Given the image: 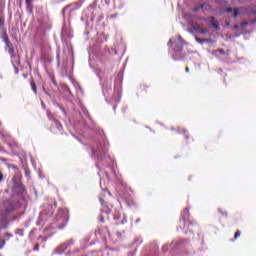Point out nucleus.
<instances>
[{
    "label": "nucleus",
    "mask_w": 256,
    "mask_h": 256,
    "mask_svg": "<svg viewBox=\"0 0 256 256\" xmlns=\"http://www.w3.org/2000/svg\"><path fill=\"white\" fill-rule=\"evenodd\" d=\"M173 43L174 47L172 57L174 61H179V59H183L185 57V51H183L185 48V44H183V38H181V36L171 38L168 42V46L173 45Z\"/></svg>",
    "instance_id": "nucleus-1"
},
{
    "label": "nucleus",
    "mask_w": 256,
    "mask_h": 256,
    "mask_svg": "<svg viewBox=\"0 0 256 256\" xmlns=\"http://www.w3.org/2000/svg\"><path fill=\"white\" fill-rule=\"evenodd\" d=\"M67 221H69V212L65 209H60L50 227L51 229H63L67 225Z\"/></svg>",
    "instance_id": "nucleus-2"
},
{
    "label": "nucleus",
    "mask_w": 256,
    "mask_h": 256,
    "mask_svg": "<svg viewBox=\"0 0 256 256\" xmlns=\"http://www.w3.org/2000/svg\"><path fill=\"white\" fill-rule=\"evenodd\" d=\"M181 25L184 31H187V33H193V14L185 13Z\"/></svg>",
    "instance_id": "nucleus-3"
},
{
    "label": "nucleus",
    "mask_w": 256,
    "mask_h": 256,
    "mask_svg": "<svg viewBox=\"0 0 256 256\" xmlns=\"http://www.w3.org/2000/svg\"><path fill=\"white\" fill-rule=\"evenodd\" d=\"M181 219L183 221L184 231L187 233L189 226L191 225V221L189 220V210L187 208L182 212Z\"/></svg>",
    "instance_id": "nucleus-4"
},
{
    "label": "nucleus",
    "mask_w": 256,
    "mask_h": 256,
    "mask_svg": "<svg viewBox=\"0 0 256 256\" xmlns=\"http://www.w3.org/2000/svg\"><path fill=\"white\" fill-rule=\"evenodd\" d=\"M51 215H53V210H51L49 213H47V210L42 211L40 213L37 225H45V221H47V217H51Z\"/></svg>",
    "instance_id": "nucleus-5"
},
{
    "label": "nucleus",
    "mask_w": 256,
    "mask_h": 256,
    "mask_svg": "<svg viewBox=\"0 0 256 256\" xmlns=\"http://www.w3.org/2000/svg\"><path fill=\"white\" fill-rule=\"evenodd\" d=\"M111 217H113L114 221H119V219L122 217V220L118 223H121L122 225L127 223V217L125 214L121 215V213L116 212L115 214H111Z\"/></svg>",
    "instance_id": "nucleus-6"
},
{
    "label": "nucleus",
    "mask_w": 256,
    "mask_h": 256,
    "mask_svg": "<svg viewBox=\"0 0 256 256\" xmlns=\"http://www.w3.org/2000/svg\"><path fill=\"white\" fill-rule=\"evenodd\" d=\"M103 202H104L103 199L100 198V203L102 205V213H105L107 215H111V208H109V206H107V205H104Z\"/></svg>",
    "instance_id": "nucleus-7"
},
{
    "label": "nucleus",
    "mask_w": 256,
    "mask_h": 256,
    "mask_svg": "<svg viewBox=\"0 0 256 256\" xmlns=\"http://www.w3.org/2000/svg\"><path fill=\"white\" fill-rule=\"evenodd\" d=\"M175 245H181V242H179V241H174V242H172L170 245H165V246H163V251H169V248L170 249H173V247H175Z\"/></svg>",
    "instance_id": "nucleus-8"
},
{
    "label": "nucleus",
    "mask_w": 256,
    "mask_h": 256,
    "mask_svg": "<svg viewBox=\"0 0 256 256\" xmlns=\"http://www.w3.org/2000/svg\"><path fill=\"white\" fill-rule=\"evenodd\" d=\"M69 7H72V9H81V3L75 2L74 4L68 5L64 8V11H67Z\"/></svg>",
    "instance_id": "nucleus-9"
},
{
    "label": "nucleus",
    "mask_w": 256,
    "mask_h": 256,
    "mask_svg": "<svg viewBox=\"0 0 256 256\" xmlns=\"http://www.w3.org/2000/svg\"><path fill=\"white\" fill-rule=\"evenodd\" d=\"M74 241L73 240H68L66 243L62 244L60 246V249H62V251H64V249H67V247L73 245Z\"/></svg>",
    "instance_id": "nucleus-10"
},
{
    "label": "nucleus",
    "mask_w": 256,
    "mask_h": 256,
    "mask_svg": "<svg viewBox=\"0 0 256 256\" xmlns=\"http://www.w3.org/2000/svg\"><path fill=\"white\" fill-rule=\"evenodd\" d=\"M211 25L214 27V29L219 30V24H217V21H215V17H212Z\"/></svg>",
    "instance_id": "nucleus-11"
},
{
    "label": "nucleus",
    "mask_w": 256,
    "mask_h": 256,
    "mask_svg": "<svg viewBox=\"0 0 256 256\" xmlns=\"http://www.w3.org/2000/svg\"><path fill=\"white\" fill-rule=\"evenodd\" d=\"M54 125L56 129H58V131H61V129H63V125H61V123H59L57 120L54 121Z\"/></svg>",
    "instance_id": "nucleus-12"
},
{
    "label": "nucleus",
    "mask_w": 256,
    "mask_h": 256,
    "mask_svg": "<svg viewBox=\"0 0 256 256\" xmlns=\"http://www.w3.org/2000/svg\"><path fill=\"white\" fill-rule=\"evenodd\" d=\"M241 9L239 8H235L234 9V14H233V17H239V15H241Z\"/></svg>",
    "instance_id": "nucleus-13"
},
{
    "label": "nucleus",
    "mask_w": 256,
    "mask_h": 256,
    "mask_svg": "<svg viewBox=\"0 0 256 256\" xmlns=\"http://www.w3.org/2000/svg\"><path fill=\"white\" fill-rule=\"evenodd\" d=\"M4 42L6 43L7 47H10L11 42H9V37L4 36Z\"/></svg>",
    "instance_id": "nucleus-14"
},
{
    "label": "nucleus",
    "mask_w": 256,
    "mask_h": 256,
    "mask_svg": "<svg viewBox=\"0 0 256 256\" xmlns=\"http://www.w3.org/2000/svg\"><path fill=\"white\" fill-rule=\"evenodd\" d=\"M31 88L34 93H37V86L35 85V82H31Z\"/></svg>",
    "instance_id": "nucleus-15"
},
{
    "label": "nucleus",
    "mask_w": 256,
    "mask_h": 256,
    "mask_svg": "<svg viewBox=\"0 0 256 256\" xmlns=\"http://www.w3.org/2000/svg\"><path fill=\"white\" fill-rule=\"evenodd\" d=\"M238 237H241V232L237 231L234 235V239H237Z\"/></svg>",
    "instance_id": "nucleus-16"
},
{
    "label": "nucleus",
    "mask_w": 256,
    "mask_h": 256,
    "mask_svg": "<svg viewBox=\"0 0 256 256\" xmlns=\"http://www.w3.org/2000/svg\"><path fill=\"white\" fill-rule=\"evenodd\" d=\"M231 11H233V8H227L226 9V13H231Z\"/></svg>",
    "instance_id": "nucleus-17"
},
{
    "label": "nucleus",
    "mask_w": 256,
    "mask_h": 256,
    "mask_svg": "<svg viewBox=\"0 0 256 256\" xmlns=\"http://www.w3.org/2000/svg\"><path fill=\"white\" fill-rule=\"evenodd\" d=\"M241 25H242V27H245V26L249 25V23L248 22H243V23H241Z\"/></svg>",
    "instance_id": "nucleus-18"
},
{
    "label": "nucleus",
    "mask_w": 256,
    "mask_h": 256,
    "mask_svg": "<svg viewBox=\"0 0 256 256\" xmlns=\"http://www.w3.org/2000/svg\"><path fill=\"white\" fill-rule=\"evenodd\" d=\"M34 251H39V245H36V246L34 247Z\"/></svg>",
    "instance_id": "nucleus-19"
},
{
    "label": "nucleus",
    "mask_w": 256,
    "mask_h": 256,
    "mask_svg": "<svg viewBox=\"0 0 256 256\" xmlns=\"http://www.w3.org/2000/svg\"><path fill=\"white\" fill-rule=\"evenodd\" d=\"M28 10H29V11H30V13H31V11H33V7L28 6Z\"/></svg>",
    "instance_id": "nucleus-20"
},
{
    "label": "nucleus",
    "mask_w": 256,
    "mask_h": 256,
    "mask_svg": "<svg viewBox=\"0 0 256 256\" xmlns=\"http://www.w3.org/2000/svg\"><path fill=\"white\" fill-rule=\"evenodd\" d=\"M0 181H3V174L0 173Z\"/></svg>",
    "instance_id": "nucleus-21"
},
{
    "label": "nucleus",
    "mask_w": 256,
    "mask_h": 256,
    "mask_svg": "<svg viewBox=\"0 0 256 256\" xmlns=\"http://www.w3.org/2000/svg\"><path fill=\"white\" fill-rule=\"evenodd\" d=\"M185 71L186 73H189V67H186Z\"/></svg>",
    "instance_id": "nucleus-22"
},
{
    "label": "nucleus",
    "mask_w": 256,
    "mask_h": 256,
    "mask_svg": "<svg viewBox=\"0 0 256 256\" xmlns=\"http://www.w3.org/2000/svg\"><path fill=\"white\" fill-rule=\"evenodd\" d=\"M234 29H239V25L236 24V25L234 26Z\"/></svg>",
    "instance_id": "nucleus-23"
},
{
    "label": "nucleus",
    "mask_w": 256,
    "mask_h": 256,
    "mask_svg": "<svg viewBox=\"0 0 256 256\" xmlns=\"http://www.w3.org/2000/svg\"><path fill=\"white\" fill-rule=\"evenodd\" d=\"M102 153H107V150H105V149H102Z\"/></svg>",
    "instance_id": "nucleus-24"
},
{
    "label": "nucleus",
    "mask_w": 256,
    "mask_h": 256,
    "mask_svg": "<svg viewBox=\"0 0 256 256\" xmlns=\"http://www.w3.org/2000/svg\"><path fill=\"white\" fill-rule=\"evenodd\" d=\"M19 235L23 236V231H20Z\"/></svg>",
    "instance_id": "nucleus-25"
},
{
    "label": "nucleus",
    "mask_w": 256,
    "mask_h": 256,
    "mask_svg": "<svg viewBox=\"0 0 256 256\" xmlns=\"http://www.w3.org/2000/svg\"><path fill=\"white\" fill-rule=\"evenodd\" d=\"M86 0H80L81 3H85Z\"/></svg>",
    "instance_id": "nucleus-26"
},
{
    "label": "nucleus",
    "mask_w": 256,
    "mask_h": 256,
    "mask_svg": "<svg viewBox=\"0 0 256 256\" xmlns=\"http://www.w3.org/2000/svg\"><path fill=\"white\" fill-rule=\"evenodd\" d=\"M97 154V152L96 151H93V155H96Z\"/></svg>",
    "instance_id": "nucleus-27"
},
{
    "label": "nucleus",
    "mask_w": 256,
    "mask_h": 256,
    "mask_svg": "<svg viewBox=\"0 0 256 256\" xmlns=\"http://www.w3.org/2000/svg\"><path fill=\"white\" fill-rule=\"evenodd\" d=\"M219 53H222V54H223L224 52H223V50H219Z\"/></svg>",
    "instance_id": "nucleus-28"
},
{
    "label": "nucleus",
    "mask_w": 256,
    "mask_h": 256,
    "mask_svg": "<svg viewBox=\"0 0 256 256\" xmlns=\"http://www.w3.org/2000/svg\"><path fill=\"white\" fill-rule=\"evenodd\" d=\"M13 52V49L12 48H10V53H12Z\"/></svg>",
    "instance_id": "nucleus-29"
},
{
    "label": "nucleus",
    "mask_w": 256,
    "mask_h": 256,
    "mask_svg": "<svg viewBox=\"0 0 256 256\" xmlns=\"http://www.w3.org/2000/svg\"><path fill=\"white\" fill-rule=\"evenodd\" d=\"M103 217H104V216L102 215V216H101V221H103Z\"/></svg>",
    "instance_id": "nucleus-30"
},
{
    "label": "nucleus",
    "mask_w": 256,
    "mask_h": 256,
    "mask_svg": "<svg viewBox=\"0 0 256 256\" xmlns=\"http://www.w3.org/2000/svg\"><path fill=\"white\" fill-rule=\"evenodd\" d=\"M49 207V209H53V207H51V206H48Z\"/></svg>",
    "instance_id": "nucleus-31"
},
{
    "label": "nucleus",
    "mask_w": 256,
    "mask_h": 256,
    "mask_svg": "<svg viewBox=\"0 0 256 256\" xmlns=\"http://www.w3.org/2000/svg\"><path fill=\"white\" fill-rule=\"evenodd\" d=\"M136 223H139V219L136 220Z\"/></svg>",
    "instance_id": "nucleus-32"
},
{
    "label": "nucleus",
    "mask_w": 256,
    "mask_h": 256,
    "mask_svg": "<svg viewBox=\"0 0 256 256\" xmlns=\"http://www.w3.org/2000/svg\"><path fill=\"white\" fill-rule=\"evenodd\" d=\"M229 25H230V23L229 22H227V26L229 27Z\"/></svg>",
    "instance_id": "nucleus-33"
},
{
    "label": "nucleus",
    "mask_w": 256,
    "mask_h": 256,
    "mask_svg": "<svg viewBox=\"0 0 256 256\" xmlns=\"http://www.w3.org/2000/svg\"><path fill=\"white\" fill-rule=\"evenodd\" d=\"M196 41H199V38H198V37H196Z\"/></svg>",
    "instance_id": "nucleus-34"
},
{
    "label": "nucleus",
    "mask_w": 256,
    "mask_h": 256,
    "mask_svg": "<svg viewBox=\"0 0 256 256\" xmlns=\"http://www.w3.org/2000/svg\"><path fill=\"white\" fill-rule=\"evenodd\" d=\"M197 10H198V8H195V9H194V11H197Z\"/></svg>",
    "instance_id": "nucleus-35"
},
{
    "label": "nucleus",
    "mask_w": 256,
    "mask_h": 256,
    "mask_svg": "<svg viewBox=\"0 0 256 256\" xmlns=\"http://www.w3.org/2000/svg\"><path fill=\"white\" fill-rule=\"evenodd\" d=\"M254 23H256V19L254 20Z\"/></svg>",
    "instance_id": "nucleus-36"
}]
</instances>
